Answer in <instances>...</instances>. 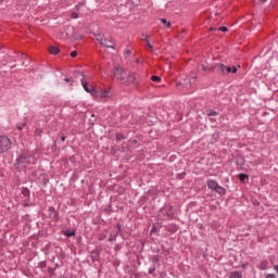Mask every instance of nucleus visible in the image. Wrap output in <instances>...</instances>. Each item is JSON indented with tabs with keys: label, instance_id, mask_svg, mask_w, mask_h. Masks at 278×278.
<instances>
[{
	"label": "nucleus",
	"instance_id": "nucleus-1",
	"mask_svg": "<svg viewBox=\"0 0 278 278\" xmlns=\"http://www.w3.org/2000/svg\"><path fill=\"white\" fill-rule=\"evenodd\" d=\"M113 73L114 77L118 79L122 86L138 88V86L140 85V76L135 72L121 67V65H115Z\"/></svg>",
	"mask_w": 278,
	"mask_h": 278
},
{
	"label": "nucleus",
	"instance_id": "nucleus-2",
	"mask_svg": "<svg viewBox=\"0 0 278 278\" xmlns=\"http://www.w3.org/2000/svg\"><path fill=\"white\" fill-rule=\"evenodd\" d=\"M36 163V157L27 154V153H22L15 162V167L23 169V168H27V166H29V164H35Z\"/></svg>",
	"mask_w": 278,
	"mask_h": 278
},
{
	"label": "nucleus",
	"instance_id": "nucleus-3",
	"mask_svg": "<svg viewBox=\"0 0 278 278\" xmlns=\"http://www.w3.org/2000/svg\"><path fill=\"white\" fill-rule=\"evenodd\" d=\"M78 76L81 77L80 83H81L84 90L86 92H89V94H91V97H93L94 99H99L101 88L88 87V81H86V76H84V73L79 72Z\"/></svg>",
	"mask_w": 278,
	"mask_h": 278
},
{
	"label": "nucleus",
	"instance_id": "nucleus-4",
	"mask_svg": "<svg viewBox=\"0 0 278 278\" xmlns=\"http://www.w3.org/2000/svg\"><path fill=\"white\" fill-rule=\"evenodd\" d=\"M206 186L208 190H212L213 192H216L217 194H220L222 197L227 194V189L225 187L219 186L218 181L215 179H207Z\"/></svg>",
	"mask_w": 278,
	"mask_h": 278
},
{
	"label": "nucleus",
	"instance_id": "nucleus-5",
	"mask_svg": "<svg viewBox=\"0 0 278 278\" xmlns=\"http://www.w3.org/2000/svg\"><path fill=\"white\" fill-rule=\"evenodd\" d=\"M206 186L208 190H212L213 192H216L217 194H220L222 197L227 194V189L225 187L219 186L218 181L215 179H207Z\"/></svg>",
	"mask_w": 278,
	"mask_h": 278
},
{
	"label": "nucleus",
	"instance_id": "nucleus-6",
	"mask_svg": "<svg viewBox=\"0 0 278 278\" xmlns=\"http://www.w3.org/2000/svg\"><path fill=\"white\" fill-rule=\"evenodd\" d=\"M206 186L208 190H212L213 192H216L217 194H220L222 197L227 194V189L225 187L219 186L218 181L215 179H207Z\"/></svg>",
	"mask_w": 278,
	"mask_h": 278
},
{
	"label": "nucleus",
	"instance_id": "nucleus-7",
	"mask_svg": "<svg viewBox=\"0 0 278 278\" xmlns=\"http://www.w3.org/2000/svg\"><path fill=\"white\" fill-rule=\"evenodd\" d=\"M12 149V140L7 136H0V153H8Z\"/></svg>",
	"mask_w": 278,
	"mask_h": 278
},
{
	"label": "nucleus",
	"instance_id": "nucleus-8",
	"mask_svg": "<svg viewBox=\"0 0 278 278\" xmlns=\"http://www.w3.org/2000/svg\"><path fill=\"white\" fill-rule=\"evenodd\" d=\"M197 81V73L192 72L190 76L184 78L177 86H182V88H192V85Z\"/></svg>",
	"mask_w": 278,
	"mask_h": 278
},
{
	"label": "nucleus",
	"instance_id": "nucleus-9",
	"mask_svg": "<svg viewBox=\"0 0 278 278\" xmlns=\"http://www.w3.org/2000/svg\"><path fill=\"white\" fill-rule=\"evenodd\" d=\"M227 65L223 63H216L213 65L212 71H216V73H219L220 75H226Z\"/></svg>",
	"mask_w": 278,
	"mask_h": 278
},
{
	"label": "nucleus",
	"instance_id": "nucleus-10",
	"mask_svg": "<svg viewBox=\"0 0 278 278\" xmlns=\"http://www.w3.org/2000/svg\"><path fill=\"white\" fill-rule=\"evenodd\" d=\"M110 97H112V90L100 88V99H110Z\"/></svg>",
	"mask_w": 278,
	"mask_h": 278
},
{
	"label": "nucleus",
	"instance_id": "nucleus-11",
	"mask_svg": "<svg viewBox=\"0 0 278 278\" xmlns=\"http://www.w3.org/2000/svg\"><path fill=\"white\" fill-rule=\"evenodd\" d=\"M101 45H102V47H106V49H115L114 40L112 38L104 39Z\"/></svg>",
	"mask_w": 278,
	"mask_h": 278
},
{
	"label": "nucleus",
	"instance_id": "nucleus-12",
	"mask_svg": "<svg viewBox=\"0 0 278 278\" xmlns=\"http://www.w3.org/2000/svg\"><path fill=\"white\" fill-rule=\"evenodd\" d=\"M21 194H22V199H26V201H28L30 192L27 188H23Z\"/></svg>",
	"mask_w": 278,
	"mask_h": 278
},
{
	"label": "nucleus",
	"instance_id": "nucleus-13",
	"mask_svg": "<svg viewBox=\"0 0 278 278\" xmlns=\"http://www.w3.org/2000/svg\"><path fill=\"white\" fill-rule=\"evenodd\" d=\"M49 52L51 53V55H58V53H60V48L51 46L49 48Z\"/></svg>",
	"mask_w": 278,
	"mask_h": 278
},
{
	"label": "nucleus",
	"instance_id": "nucleus-14",
	"mask_svg": "<svg viewBox=\"0 0 278 278\" xmlns=\"http://www.w3.org/2000/svg\"><path fill=\"white\" fill-rule=\"evenodd\" d=\"M260 270L268 269V261H262L258 265Z\"/></svg>",
	"mask_w": 278,
	"mask_h": 278
},
{
	"label": "nucleus",
	"instance_id": "nucleus-15",
	"mask_svg": "<svg viewBox=\"0 0 278 278\" xmlns=\"http://www.w3.org/2000/svg\"><path fill=\"white\" fill-rule=\"evenodd\" d=\"M229 73H232V74L238 73V67H236V66H232V67L226 66V75L229 74Z\"/></svg>",
	"mask_w": 278,
	"mask_h": 278
},
{
	"label": "nucleus",
	"instance_id": "nucleus-16",
	"mask_svg": "<svg viewBox=\"0 0 278 278\" xmlns=\"http://www.w3.org/2000/svg\"><path fill=\"white\" fill-rule=\"evenodd\" d=\"M96 40L98 42H100V45H102L103 41L105 40V37L103 35H101V34H96Z\"/></svg>",
	"mask_w": 278,
	"mask_h": 278
},
{
	"label": "nucleus",
	"instance_id": "nucleus-17",
	"mask_svg": "<svg viewBox=\"0 0 278 278\" xmlns=\"http://www.w3.org/2000/svg\"><path fill=\"white\" fill-rule=\"evenodd\" d=\"M229 278H242V274L240 271H232L230 273Z\"/></svg>",
	"mask_w": 278,
	"mask_h": 278
},
{
	"label": "nucleus",
	"instance_id": "nucleus-18",
	"mask_svg": "<svg viewBox=\"0 0 278 278\" xmlns=\"http://www.w3.org/2000/svg\"><path fill=\"white\" fill-rule=\"evenodd\" d=\"M149 40H150L149 35H146L144 41L147 42V47H148V49H150L151 51H153V46H151V42H150Z\"/></svg>",
	"mask_w": 278,
	"mask_h": 278
},
{
	"label": "nucleus",
	"instance_id": "nucleus-19",
	"mask_svg": "<svg viewBox=\"0 0 278 278\" xmlns=\"http://www.w3.org/2000/svg\"><path fill=\"white\" fill-rule=\"evenodd\" d=\"M161 23L166 27V29H170V22L166 21V18H161Z\"/></svg>",
	"mask_w": 278,
	"mask_h": 278
},
{
	"label": "nucleus",
	"instance_id": "nucleus-20",
	"mask_svg": "<svg viewBox=\"0 0 278 278\" xmlns=\"http://www.w3.org/2000/svg\"><path fill=\"white\" fill-rule=\"evenodd\" d=\"M239 179H240V181H242V184H244V181L249 180V175L240 174Z\"/></svg>",
	"mask_w": 278,
	"mask_h": 278
},
{
	"label": "nucleus",
	"instance_id": "nucleus-21",
	"mask_svg": "<svg viewBox=\"0 0 278 278\" xmlns=\"http://www.w3.org/2000/svg\"><path fill=\"white\" fill-rule=\"evenodd\" d=\"M151 80L155 81L156 84H160L162 81V77H160V76H151Z\"/></svg>",
	"mask_w": 278,
	"mask_h": 278
},
{
	"label": "nucleus",
	"instance_id": "nucleus-22",
	"mask_svg": "<svg viewBox=\"0 0 278 278\" xmlns=\"http://www.w3.org/2000/svg\"><path fill=\"white\" fill-rule=\"evenodd\" d=\"M115 138H116V140H125V135H123V134H121V132H117L116 135H115Z\"/></svg>",
	"mask_w": 278,
	"mask_h": 278
},
{
	"label": "nucleus",
	"instance_id": "nucleus-23",
	"mask_svg": "<svg viewBox=\"0 0 278 278\" xmlns=\"http://www.w3.org/2000/svg\"><path fill=\"white\" fill-rule=\"evenodd\" d=\"M65 236H66L67 238H73V236H75V231H73V230H66V231H65Z\"/></svg>",
	"mask_w": 278,
	"mask_h": 278
},
{
	"label": "nucleus",
	"instance_id": "nucleus-24",
	"mask_svg": "<svg viewBox=\"0 0 278 278\" xmlns=\"http://www.w3.org/2000/svg\"><path fill=\"white\" fill-rule=\"evenodd\" d=\"M131 55H132L131 50L126 49V51H125V58H126V60H128V58H130Z\"/></svg>",
	"mask_w": 278,
	"mask_h": 278
},
{
	"label": "nucleus",
	"instance_id": "nucleus-25",
	"mask_svg": "<svg viewBox=\"0 0 278 278\" xmlns=\"http://www.w3.org/2000/svg\"><path fill=\"white\" fill-rule=\"evenodd\" d=\"M207 116H218V113L214 110H211L208 113H207Z\"/></svg>",
	"mask_w": 278,
	"mask_h": 278
},
{
	"label": "nucleus",
	"instance_id": "nucleus-26",
	"mask_svg": "<svg viewBox=\"0 0 278 278\" xmlns=\"http://www.w3.org/2000/svg\"><path fill=\"white\" fill-rule=\"evenodd\" d=\"M71 18H79V14L76 12H71Z\"/></svg>",
	"mask_w": 278,
	"mask_h": 278
},
{
	"label": "nucleus",
	"instance_id": "nucleus-27",
	"mask_svg": "<svg viewBox=\"0 0 278 278\" xmlns=\"http://www.w3.org/2000/svg\"><path fill=\"white\" fill-rule=\"evenodd\" d=\"M25 123H23V124H17V129H18V131H23V127H25Z\"/></svg>",
	"mask_w": 278,
	"mask_h": 278
},
{
	"label": "nucleus",
	"instance_id": "nucleus-28",
	"mask_svg": "<svg viewBox=\"0 0 278 278\" xmlns=\"http://www.w3.org/2000/svg\"><path fill=\"white\" fill-rule=\"evenodd\" d=\"M265 278H277V276L275 274H267Z\"/></svg>",
	"mask_w": 278,
	"mask_h": 278
},
{
	"label": "nucleus",
	"instance_id": "nucleus-29",
	"mask_svg": "<svg viewBox=\"0 0 278 278\" xmlns=\"http://www.w3.org/2000/svg\"><path fill=\"white\" fill-rule=\"evenodd\" d=\"M91 260H92V262H97V255L94 254V252L91 253Z\"/></svg>",
	"mask_w": 278,
	"mask_h": 278
},
{
	"label": "nucleus",
	"instance_id": "nucleus-30",
	"mask_svg": "<svg viewBox=\"0 0 278 278\" xmlns=\"http://www.w3.org/2000/svg\"><path fill=\"white\" fill-rule=\"evenodd\" d=\"M71 58H77V51L71 52Z\"/></svg>",
	"mask_w": 278,
	"mask_h": 278
},
{
	"label": "nucleus",
	"instance_id": "nucleus-31",
	"mask_svg": "<svg viewBox=\"0 0 278 278\" xmlns=\"http://www.w3.org/2000/svg\"><path fill=\"white\" fill-rule=\"evenodd\" d=\"M218 30H219V31H227V27L222 26V27L218 28Z\"/></svg>",
	"mask_w": 278,
	"mask_h": 278
},
{
	"label": "nucleus",
	"instance_id": "nucleus-32",
	"mask_svg": "<svg viewBox=\"0 0 278 278\" xmlns=\"http://www.w3.org/2000/svg\"><path fill=\"white\" fill-rule=\"evenodd\" d=\"M40 267H41V268H46V267H47V263L41 262V263H40Z\"/></svg>",
	"mask_w": 278,
	"mask_h": 278
},
{
	"label": "nucleus",
	"instance_id": "nucleus-33",
	"mask_svg": "<svg viewBox=\"0 0 278 278\" xmlns=\"http://www.w3.org/2000/svg\"><path fill=\"white\" fill-rule=\"evenodd\" d=\"M202 71H210V67H206L205 65H202Z\"/></svg>",
	"mask_w": 278,
	"mask_h": 278
},
{
	"label": "nucleus",
	"instance_id": "nucleus-34",
	"mask_svg": "<svg viewBox=\"0 0 278 278\" xmlns=\"http://www.w3.org/2000/svg\"><path fill=\"white\" fill-rule=\"evenodd\" d=\"M165 216H173V213H170V211H167V212L165 213Z\"/></svg>",
	"mask_w": 278,
	"mask_h": 278
},
{
	"label": "nucleus",
	"instance_id": "nucleus-35",
	"mask_svg": "<svg viewBox=\"0 0 278 278\" xmlns=\"http://www.w3.org/2000/svg\"><path fill=\"white\" fill-rule=\"evenodd\" d=\"M64 81H66V84H71V78H65Z\"/></svg>",
	"mask_w": 278,
	"mask_h": 278
},
{
	"label": "nucleus",
	"instance_id": "nucleus-36",
	"mask_svg": "<svg viewBox=\"0 0 278 278\" xmlns=\"http://www.w3.org/2000/svg\"><path fill=\"white\" fill-rule=\"evenodd\" d=\"M61 140H62V142H65L66 141V137L62 136Z\"/></svg>",
	"mask_w": 278,
	"mask_h": 278
},
{
	"label": "nucleus",
	"instance_id": "nucleus-37",
	"mask_svg": "<svg viewBox=\"0 0 278 278\" xmlns=\"http://www.w3.org/2000/svg\"><path fill=\"white\" fill-rule=\"evenodd\" d=\"M266 1H268V0H261L262 3H266Z\"/></svg>",
	"mask_w": 278,
	"mask_h": 278
},
{
	"label": "nucleus",
	"instance_id": "nucleus-38",
	"mask_svg": "<svg viewBox=\"0 0 278 278\" xmlns=\"http://www.w3.org/2000/svg\"><path fill=\"white\" fill-rule=\"evenodd\" d=\"M211 31H216V28H211Z\"/></svg>",
	"mask_w": 278,
	"mask_h": 278
},
{
	"label": "nucleus",
	"instance_id": "nucleus-39",
	"mask_svg": "<svg viewBox=\"0 0 278 278\" xmlns=\"http://www.w3.org/2000/svg\"><path fill=\"white\" fill-rule=\"evenodd\" d=\"M153 270H155V268H153V269H150V270H149V273H153Z\"/></svg>",
	"mask_w": 278,
	"mask_h": 278
},
{
	"label": "nucleus",
	"instance_id": "nucleus-40",
	"mask_svg": "<svg viewBox=\"0 0 278 278\" xmlns=\"http://www.w3.org/2000/svg\"><path fill=\"white\" fill-rule=\"evenodd\" d=\"M1 49H3V46H0V51H1Z\"/></svg>",
	"mask_w": 278,
	"mask_h": 278
},
{
	"label": "nucleus",
	"instance_id": "nucleus-41",
	"mask_svg": "<svg viewBox=\"0 0 278 278\" xmlns=\"http://www.w3.org/2000/svg\"><path fill=\"white\" fill-rule=\"evenodd\" d=\"M161 212H164V208H162Z\"/></svg>",
	"mask_w": 278,
	"mask_h": 278
},
{
	"label": "nucleus",
	"instance_id": "nucleus-42",
	"mask_svg": "<svg viewBox=\"0 0 278 278\" xmlns=\"http://www.w3.org/2000/svg\"><path fill=\"white\" fill-rule=\"evenodd\" d=\"M0 1H3V0H0Z\"/></svg>",
	"mask_w": 278,
	"mask_h": 278
}]
</instances>
